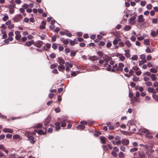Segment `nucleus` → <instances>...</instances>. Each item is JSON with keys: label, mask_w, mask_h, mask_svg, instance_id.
Segmentation results:
<instances>
[{"label": "nucleus", "mask_w": 158, "mask_h": 158, "mask_svg": "<svg viewBox=\"0 0 158 158\" xmlns=\"http://www.w3.org/2000/svg\"><path fill=\"white\" fill-rule=\"evenodd\" d=\"M125 44L127 46V47L130 48L131 46V44L130 41L128 40H126L125 42Z\"/></svg>", "instance_id": "4468645a"}, {"label": "nucleus", "mask_w": 158, "mask_h": 158, "mask_svg": "<svg viewBox=\"0 0 158 158\" xmlns=\"http://www.w3.org/2000/svg\"><path fill=\"white\" fill-rule=\"evenodd\" d=\"M22 18V15L21 14H18L13 18V20L15 22H17L19 21Z\"/></svg>", "instance_id": "20e7f679"}, {"label": "nucleus", "mask_w": 158, "mask_h": 158, "mask_svg": "<svg viewBox=\"0 0 158 158\" xmlns=\"http://www.w3.org/2000/svg\"><path fill=\"white\" fill-rule=\"evenodd\" d=\"M118 156L119 157L121 158H124L125 157L124 153L122 152H120L119 153Z\"/></svg>", "instance_id": "c9c22d12"}, {"label": "nucleus", "mask_w": 158, "mask_h": 158, "mask_svg": "<svg viewBox=\"0 0 158 158\" xmlns=\"http://www.w3.org/2000/svg\"><path fill=\"white\" fill-rule=\"evenodd\" d=\"M77 73L78 74L79 73V72L78 71H77L76 72H73L71 73V75L72 76H76Z\"/></svg>", "instance_id": "680f3d73"}, {"label": "nucleus", "mask_w": 158, "mask_h": 158, "mask_svg": "<svg viewBox=\"0 0 158 158\" xmlns=\"http://www.w3.org/2000/svg\"><path fill=\"white\" fill-rule=\"evenodd\" d=\"M57 66V64H52L50 65V68L52 69H54L55 68H56V66Z\"/></svg>", "instance_id": "13d9d810"}, {"label": "nucleus", "mask_w": 158, "mask_h": 158, "mask_svg": "<svg viewBox=\"0 0 158 158\" xmlns=\"http://www.w3.org/2000/svg\"><path fill=\"white\" fill-rule=\"evenodd\" d=\"M118 45L121 47H123L125 45V44L123 42H120L118 43Z\"/></svg>", "instance_id": "c03bdc74"}, {"label": "nucleus", "mask_w": 158, "mask_h": 158, "mask_svg": "<svg viewBox=\"0 0 158 158\" xmlns=\"http://www.w3.org/2000/svg\"><path fill=\"white\" fill-rule=\"evenodd\" d=\"M111 43L110 42H109L107 43L106 46L107 48H109L111 46Z\"/></svg>", "instance_id": "864d4df0"}, {"label": "nucleus", "mask_w": 158, "mask_h": 158, "mask_svg": "<svg viewBox=\"0 0 158 158\" xmlns=\"http://www.w3.org/2000/svg\"><path fill=\"white\" fill-rule=\"evenodd\" d=\"M121 142L123 145H127L129 144V141L128 139H125L122 140Z\"/></svg>", "instance_id": "a211bd4d"}, {"label": "nucleus", "mask_w": 158, "mask_h": 158, "mask_svg": "<svg viewBox=\"0 0 158 158\" xmlns=\"http://www.w3.org/2000/svg\"><path fill=\"white\" fill-rule=\"evenodd\" d=\"M58 63L60 65H62L64 64L65 63V61L63 59L60 58H59Z\"/></svg>", "instance_id": "6ab92c4d"}, {"label": "nucleus", "mask_w": 158, "mask_h": 158, "mask_svg": "<svg viewBox=\"0 0 158 158\" xmlns=\"http://www.w3.org/2000/svg\"><path fill=\"white\" fill-rule=\"evenodd\" d=\"M124 52H125V56L127 58H129L131 56L130 54V50H125Z\"/></svg>", "instance_id": "ddd939ff"}, {"label": "nucleus", "mask_w": 158, "mask_h": 158, "mask_svg": "<svg viewBox=\"0 0 158 158\" xmlns=\"http://www.w3.org/2000/svg\"><path fill=\"white\" fill-rule=\"evenodd\" d=\"M30 134L29 132H27L26 135L28 137V140H29L30 142L32 143H34L35 141L34 140V138L31 136H28V134Z\"/></svg>", "instance_id": "f03ea898"}, {"label": "nucleus", "mask_w": 158, "mask_h": 158, "mask_svg": "<svg viewBox=\"0 0 158 158\" xmlns=\"http://www.w3.org/2000/svg\"><path fill=\"white\" fill-rule=\"evenodd\" d=\"M14 139H19L20 138V136L18 135H15L13 136Z\"/></svg>", "instance_id": "6e6d98bb"}, {"label": "nucleus", "mask_w": 158, "mask_h": 158, "mask_svg": "<svg viewBox=\"0 0 158 158\" xmlns=\"http://www.w3.org/2000/svg\"><path fill=\"white\" fill-rule=\"evenodd\" d=\"M43 42L41 41H38L35 42H34V45L38 48H40L43 45Z\"/></svg>", "instance_id": "7ed1b4c3"}, {"label": "nucleus", "mask_w": 158, "mask_h": 158, "mask_svg": "<svg viewBox=\"0 0 158 158\" xmlns=\"http://www.w3.org/2000/svg\"><path fill=\"white\" fill-rule=\"evenodd\" d=\"M89 59L90 60L94 61L98 60L99 58L96 56H89Z\"/></svg>", "instance_id": "9d476101"}, {"label": "nucleus", "mask_w": 158, "mask_h": 158, "mask_svg": "<svg viewBox=\"0 0 158 158\" xmlns=\"http://www.w3.org/2000/svg\"><path fill=\"white\" fill-rule=\"evenodd\" d=\"M65 66L66 67H69L72 68L73 65L72 64L69 63L68 62H66L65 63Z\"/></svg>", "instance_id": "2f4dec72"}, {"label": "nucleus", "mask_w": 158, "mask_h": 158, "mask_svg": "<svg viewBox=\"0 0 158 158\" xmlns=\"http://www.w3.org/2000/svg\"><path fill=\"white\" fill-rule=\"evenodd\" d=\"M144 21V19L143 18V15H139L138 17V21L139 22L143 23Z\"/></svg>", "instance_id": "1a4fd4ad"}, {"label": "nucleus", "mask_w": 158, "mask_h": 158, "mask_svg": "<svg viewBox=\"0 0 158 158\" xmlns=\"http://www.w3.org/2000/svg\"><path fill=\"white\" fill-rule=\"evenodd\" d=\"M60 40L64 44H67L69 42V41L68 39H64L63 38H61Z\"/></svg>", "instance_id": "412c9836"}, {"label": "nucleus", "mask_w": 158, "mask_h": 158, "mask_svg": "<svg viewBox=\"0 0 158 158\" xmlns=\"http://www.w3.org/2000/svg\"><path fill=\"white\" fill-rule=\"evenodd\" d=\"M140 131L141 132L144 133L146 134H149L150 133L148 130L144 128L141 129H140Z\"/></svg>", "instance_id": "dca6fc26"}, {"label": "nucleus", "mask_w": 158, "mask_h": 158, "mask_svg": "<svg viewBox=\"0 0 158 158\" xmlns=\"http://www.w3.org/2000/svg\"><path fill=\"white\" fill-rule=\"evenodd\" d=\"M149 77L146 76H145L143 77V80L145 81H147L149 80Z\"/></svg>", "instance_id": "e2e57ef3"}, {"label": "nucleus", "mask_w": 158, "mask_h": 158, "mask_svg": "<svg viewBox=\"0 0 158 158\" xmlns=\"http://www.w3.org/2000/svg\"><path fill=\"white\" fill-rule=\"evenodd\" d=\"M52 47L54 49H56L57 47L56 44L55 43L52 44Z\"/></svg>", "instance_id": "5fc2aeb1"}, {"label": "nucleus", "mask_w": 158, "mask_h": 158, "mask_svg": "<svg viewBox=\"0 0 158 158\" xmlns=\"http://www.w3.org/2000/svg\"><path fill=\"white\" fill-rule=\"evenodd\" d=\"M151 77L152 80L154 81L156 80V75L154 74H152L151 75Z\"/></svg>", "instance_id": "e433bc0d"}, {"label": "nucleus", "mask_w": 158, "mask_h": 158, "mask_svg": "<svg viewBox=\"0 0 158 158\" xmlns=\"http://www.w3.org/2000/svg\"><path fill=\"white\" fill-rule=\"evenodd\" d=\"M66 35L69 37H71L72 36V34L70 32H68V31H66V32L65 33Z\"/></svg>", "instance_id": "603ef678"}, {"label": "nucleus", "mask_w": 158, "mask_h": 158, "mask_svg": "<svg viewBox=\"0 0 158 158\" xmlns=\"http://www.w3.org/2000/svg\"><path fill=\"white\" fill-rule=\"evenodd\" d=\"M138 58V57L137 55H134L132 56L131 59L132 60H137Z\"/></svg>", "instance_id": "4c0bfd02"}, {"label": "nucleus", "mask_w": 158, "mask_h": 158, "mask_svg": "<svg viewBox=\"0 0 158 158\" xmlns=\"http://www.w3.org/2000/svg\"><path fill=\"white\" fill-rule=\"evenodd\" d=\"M85 128V127L82 124L80 126H78L77 127V129L82 130H83Z\"/></svg>", "instance_id": "58836bf2"}, {"label": "nucleus", "mask_w": 158, "mask_h": 158, "mask_svg": "<svg viewBox=\"0 0 158 158\" xmlns=\"http://www.w3.org/2000/svg\"><path fill=\"white\" fill-rule=\"evenodd\" d=\"M130 39L131 41L134 42L136 40V38L135 36H132L130 38Z\"/></svg>", "instance_id": "8fccbe9b"}, {"label": "nucleus", "mask_w": 158, "mask_h": 158, "mask_svg": "<svg viewBox=\"0 0 158 158\" xmlns=\"http://www.w3.org/2000/svg\"><path fill=\"white\" fill-rule=\"evenodd\" d=\"M146 2L145 1H141L140 2V4L142 6H144L146 4Z\"/></svg>", "instance_id": "0e129e2a"}, {"label": "nucleus", "mask_w": 158, "mask_h": 158, "mask_svg": "<svg viewBox=\"0 0 158 158\" xmlns=\"http://www.w3.org/2000/svg\"><path fill=\"white\" fill-rule=\"evenodd\" d=\"M0 149L3 150L6 154H8V151L6 150H5L4 146L2 144L0 145Z\"/></svg>", "instance_id": "c85d7f7f"}, {"label": "nucleus", "mask_w": 158, "mask_h": 158, "mask_svg": "<svg viewBox=\"0 0 158 158\" xmlns=\"http://www.w3.org/2000/svg\"><path fill=\"white\" fill-rule=\"evenodd\" d=\"M118 55L119 56V60L121 61H123L125 60V57L123 54L120 53L118 54Z\"/></svg>", "instance_id": "2eb2a0df"}, {"label": "nucleus", "mask_w": 158, "mask_h": 158, "mask_svg": "<svg viewBox=\"0 0 158 158\" xmlns=\"http://www.w3.org/2000/svg\"><path fill=\"white\" fill-rule=\"evenodd\" d=\"M51 119V117L50 116H48L44 120V125L45 126H47L50 123Z\"/></svg>", "instance_id": "39448f33"}, {"label": "nucleus", "mask_w": 158, "mask_h": 158, "mask_svg": "<svg viewBox=\"0 0 158 158\" xmlns=\"http://www.w3.org/2000/svg\"><path fill=\"white\" fill-rule=\"evenodd\" d=\"M111 142L114 145H119V144H120V143H121V142L120 140H118V141H116V142H115L114 141H112Z\"/></svg>", "instance_id": "bb28decb"}, {"label": "nucleus", "mask_w": 158, "mask_h": 158, "mask_svg": "<svg viewBox=\"0 0 158 158\" xmlns=\"http://www.w3.org/2000/svg\"><path fill=\"white\" fill-rule=\"evenodd\" d=\"M152 7V5L151 4H148L147 6V8L148 10H151Z\"/></svg>", "instance_id": "bf43d9fd"}, {"label": "nucleus", "mask_w": 158, "mask_h": 158, "mask_svg": "<svg viewBox=\"0 0 158 158\" xmlns=\"http://www.w3.org/2000/svg\"><path fill=\"white\" fill-rule=\"evenodd\" d=\"M145 51L147 53H152V51L151 49L148 47L145 50Z\"/></svg>", "instance_id": "a18cd8bd"}, {"label": "nucleus", "mask_w": 158, "mask_h": 158, "mask_svg": "<svg viewBox=\"0 0 158 158\" xmlns=\"http://www.w3.org/2000/svg\"><path fill=\"white\" fill-rule=\"evenodd\" d=\"M55 128L56 131H58L60 129V123L58 122H56L55 123Z\"/></svg>", "instance_id": "aec40b11"}, {"label": "nucleus", "mask_w": 158, "mask_h": 158, "mask_svg": "<svg viewBox=\"0 0 158 158\" xmlns=\"http://www.w3.org/2000/svg\"><path fill=\"white\" fill-rule=\"evenodd\" d=\"M144 43L146 45H149L150 43V41L148 39H145L144 40Z\"/></svg>", "instance_id": "72a5a7b5"}, {"label": "nucleus", "mask_w": 158, "mask_h": 158, "mask_svg": "<svg viewBox=\"0 0 158 158\" xmlns=\"http://www.w3.org/2000/svg\"><path fill=\"white\" fill-rule=\"evenodd\" d=\"M133 81H139V77H138L135 76H134V77L133 78Z\"/></svg>", "instance_id": "09e8293b"}, {"label": "nucleus", "mask_w": 158, "mask_h": 158, "mask_svg": "<svg viewBox=\"0 0 158 158\" xmlns=\"http://www.w3.org/2000/svg\"><path fill=\"white\" fill-rule=\"evenodd\" d=\"M136 17L135 16L132 17L130 19V23L131 25H133L135 23V20Z\"/></svg>", "instance_id": "9b49d317"}, {"label": "nucleus", "mask_w": 158, "mask_h": 158, "mask_svg": "<svg viewBox=\"0 0 158 158\" xmlns=\"http://www.w3.org/2000/svg\"><path fill=\"white\" fill-rule=\"evenodd\" d=\"M146 60H141L139 61V65H141L143 64L144 63H146Z\"/></svg>", "instance_id": "473e14b6"}, {"label": "nucleus", "mask_w": 158, "mask_h": 158, "mask_svg": "<svg viewBox=\"0 0 158 158\" xmlns=\"http://www.w3.org/2000/svg\"><path fill=\"white\" fill-rule=\"evenodd\" d=\"M150 71L153 73H156L157 70L154 68H152L150 69Z\"/></svg>", "instance_id": "ea45409f"}, {"label": "nucleus", "mask_w": 158, "mask_h": 158, "mask_svg": "<svg viewBox=\"0 0 158 158\" xmlns=\"http://www.w3.org/2000/svg\"><path fill=\"white\" fill-rule=\"evenodd\" d=\"M51 44L49 43H46L45 46L43 47V49L46 51L48 50L50 48Z\"/></svg>", "instance_id": "6e6552de"}, {"label": "nucleus", "mask_w": 158, "mask_h": 158, "mask_svg": "<svg viewBox=\"0 0 158 158\" xmlns=\"http://www.w3.org/2000/svg\"><path fill=\"white\" fill-rule=\"evenodd\" d=\"M139 156L141 158H144L145 156V154L142 152H139Z\"/></svg>", "instance_id": "cd10ccee"}, {"label": "nucleus", "mask_w": 158, "mask_h": 158, "mask_svg": "<svg viewBox=\"0 0 158 158\" xmlns=\"http://www.w3.org/2000/svg\"><path fill=\"white\" fill-rule=\"evenodd\" d=\"M152 98H153V99H154L156 101H157V102L158 101V95H155V94H154L152 95Z\"/></svg>", "instance_id": "f704fd0d"}, {"label": "nucleus", "mask_w": 158, "mask_h": 158, "mask_svg": "<svg viewBox=\"0 0 158 158\" xmlns=\"http://www.w3.org/2000/svg\"><path fill=\"white\" fill-rule=\"evenodd\" d=\"M33 44H34V41L33 40H31L27 42L24 45L25 46L29 47Z\"/></svg>", "instance_id": "f8f14e48"}, {"label": "nucleus", "mask_w": 158, "mask_h": 158, "mask_svg": "<svg viewBox=\"0 0 158 158\" xmlns=\"http://www.w3.org/2000/svg\"><path fill=\"white\" fill-rule=\"evenodd\" d=\"M99 69V67L97 66H93L91 69L90 70V71H94L98 70Z\"/></svg>", "instance_id": "393cba45"}, {"label": "nucleus", "mask_w": 158, "mask_h": 158, "mask_svg": "<svg viewBox=\"0 0 158 158\" xmlns=\"http://www.w3.org/2000/svg\"><path fill=\"white\" fill-rule=\"evenodd\" d=\"M111 57L108 56H105L104 58V60L106 62L110 61L111 59Z\"/></svg>", "instance_id": "7c9ffc66"}, {"label": "nucleus", "mask_w": 158, "mask_h": 158, "mask_svg": "<svg viewBox=\"0 0 158 158\" xmlns=\"http://www.w3.org/2000/svg\"><path fill=\"white\" fill-rule=\"evenodd\" d=\"M77 42V40L76 39H74L73 40H70V44L71 46H73Z\"/></svg>", "instance_id": "5701e85b"}, {"label": "nucleus", "mask_w": 158, "mask_h": 158, "mask_svg": "<svg viewBox=\"0 0 158 158\" xmlns=\"http://www.w3.org/2000/svg\"><path fill=\"white\" fill-rule=\"evenodd\" d=\"M157 22V19L156 18H153L152 19V23L156 24Z\"/></svg>", "instance_id": "69168bd1"}, {"label": "nucleus", "mask_w": 158, "mask_h": 158, "mask_svg": "<svg viewBox=\"0 0 158 158\" xmlns=\"http://www.w3.org/2000/svg\"><path fill=\"white\" fill-rule=\"evenodd\" d=\"M118 42L117 39H115L114 40L113 42V44L114 45H116L118 43Z\"/></svg>", "instance_id": "052dcab7"}, {"label": "nucleus", "mask_w": 158, "mask_h": 158, "mask_svg": "<svg viewBox=\"0 0 158 158\" xmlns=\"http://www.w3.org/2000/svg\"><path fill=\"white\" fill-rule=\"evenodd\" d=\"M137 150H138V148H134L131 149L130 150V151L131 152H134L136 151Z\"/></svg>", "instance_id": "49530a36"}, {"label": "nucleus", "mask_w": 158, "mask_h": 158, "mask_svg": "<svg viewBox=\"0 0 158 158\" xmlns=\"http://www.w3.org/2000/svg\"><path fill=\"white\" fill-rule=\"evenodd\" d=\"M3 131L5 133L9 132L10 130L8 128H4L3 129Z\"/></svg>", "instance_id": "de8ad7c7"}, {"label": "nucleus", "mask_w": 158, "mask_h": 158, "mask_svg": "<svg viewBox=\"0 0 158 158\" xmlns=\"http://www.w3.org/2000/svg\"><path fill=\"white\" fill-rule=\"evenodd\" d=\"M22 7L24 9H27L29 7V6H28V4L25 3L22 6Z\"/></svg>", "instance_id": "79ce46f5"}, {"label": "nucleus", "mask_w": 158, "mask_h": 158, "mask_svg": "<svg viewBox=\"0 0 158 158\" xmlns=\"http://www.w3.org/2000/svg\"><path fill=\"white\" fill-rule=\"evenodd\" d=\"M45 131H44L42 130H35V131L38 134L40 135H45L47 129L45 128Z\"/></svg>", "instance_id": "423d86ee"}, {"label": "nucleus", "mask_w": 158, "mask_h": 158, "mask_svg": "<svg viewBox=\"0 0 158 158\" xmlns=\"http://www.w3.org/2000/svg\"><path fill=\"white\" fill-rule=\"evenodd\" d=\"M15 6V4H13L12 5H10V14H12L14 12V10L13 8Z\"/></svg>", "instance_id": "b1692460"}, {"label": "nucleus", "mask_w": 158, "mask_h": 158, "mask_svg": "<svg viewBox=\"0 0 158 158\" xmlns=\"http://www.w3.org/2000/svg\"><path fill=\"white\" fill-rule=\"evenodd\" d=\"M124 67V64L123 63H119L118 64V67H117L116 70L117 71H120L122 72L123 70V68Z\"/></svg>", "instance_id": "f257e3e1"}, {"label": "nucleus", "mask_w": 158, "mask_h": 158, "mask_svg": "<svg viewBox=\"0 0 158 158\" xmlns=\"http://www.w3.org/2000/svg\"><path fill=\"white\" fill-rule=\"evenodd\" d=\"M52 73H54L57 74L58 73V71L56 69H54L52 70Z\"/></svg>", "instance_id": "774afa93"}, {"label": "nucleus", "mask_w": 158, "mask_h": 158, "mask_svg": "<svg viewBox=\"0 0 158 158\" xmlns=\"http://www.w3.org/2000/svg\"><path fill=\"white\" fill-rule=\"evenodd\" d=\"M65 68V67L64 65H63V64L60 65L58 67V69L59 71H63L64 70Z\"/></svg>", "instance_id": "f3484780"}, {"label": "nucleus", "mask_w": 158, "mask_h": 158, "mask_svg": "<svg viewBox=\"0 0 158 158\" xmlns=\"http://www.w3.org/2000/svg\"><path fill=\"white\" fill-rule=\"evenodd\" d=\"M108 146L106 145H102V148L104 151H107L108 150L107 148Z\"/></svg>", "instance_id": "a19ab883"}, {"label": "nucleus", "mask_w": 158, "mask_h": 158, "mask_svg": "<svg viewBox=\"0 0 158 158\" xmlns=\"http://www.w3.org/2000/svg\"><path fill=\"white\" fill-rule=\"evenodd\" d=\"M131 29V27L130 25H126L124 28L125 31H127L130 30Z\"/></svg>", "instance_id": "a878e982"}, {"label": "nucleus", "mask_w": 158, "mask_h": 158, "mask_svg": "<svg viewBox=\"0 0 158 158\" xmlns=\"http://www.w3.org/2000/svg\"><path fill=\"white\" fill-rule=\"evenodd\" d=\"M15 38L16 39L18 40L21 37V35L20 34V32L19 31H16L15 32Z\"/></svg>", "instance_id": "0eeeda50"}, {"label": "nucleus", "mask_w": 158, "mask_h": 158, "mask_svg": "<svg viewBox=\"0 0 158 158\" xmlns=\"http://www.w3.org/2000/svg\"><path fill=\"white\" fill-rule=\"evenodd\" d=\"M148 91L150 93H156V92L153 89L152 87H149L148 88Z\"/></svg>", "instance_id": "c756f323"}, {"label": "nucleus", "mask_w": 158, "mask_h": 158, "mask_svg": "<svg viewBox=\"0 0 158 158\" xmlns=\"http://www.w3.org/2000/svg\"><path fill=\"white\" fill-rule=\"evenodd\" d=\"M101 142L102 143H106V139L103 136H101L100 137Z\"/></svg>", "instance_id": "4be33fe9"}, {"label": "nucleus", "mask_w": 158, "mask_h": 158, "mask_svg": "<svg viewBox=\"0 0 158 158\" xmlns=\"http://www.w3.org/2000/svg\"><path fill=\"white\" fill-rule=\"evenodd\" d=\"M145 83V84L148 86H151L152 85V83L149 81H147Z\"/></svg>", "instance_id": "3c124183"}, {"label": "nucleus", "mask_w": 158, "mask_h": 158, "mask_svg": "<svg viewBox=\"0 0 158 158\" xmlns=\"http://www.w3.org/2000/svg\"><path fill=\"white\" fill-rule=\"evenodd\" d=\"M97 54L101 58L103 56V53L101 51L98 52H97Z\"/></svg>", "instance_id": "37998d69"}, {"label": "nucleus", "mask_w": 158, "mask_h": 158, "mask_svg": "<svg viewBox=\"0 0 158 158\" xmlns=\"http://www.w3.org/2000/svg\"><path fill=\"white\" fill-rule=\"evenodd\" d=\"M111 154L114 157H116L117 156V153L114 151H112L111 152Z\"/></svg>", "instance_id": "4d7b16f0"}, {"label": "nucleus", "mask_w": 158, "mask_h": 158, "mask_svg": "<svg viewBox=\"0 0 158 158\" xmlns=\"http://www.w3.org/2000/svg\"><path fill=\"white\" fill-rule=\"evenodd\" d=\"M114 151L115 152H118L119 151L118 148L116 147H114L113 148Z\"/></svg>", "instance_id": "338daca9"}]
</instances>
